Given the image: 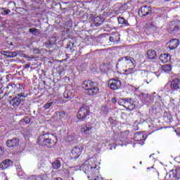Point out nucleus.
Masks as SVG:
<instances>
[{"instance_id":"obj_43","label":"nucleus","mask_w":180,"mask_h":180,"mask_svg":"<svg viewBox=\"0 0 180 180\" xmlns=\"http://www.w3.org/2000/svg\"><path fill=\"white\" fill-rule=\"evenodd\" d=\"M153 155H154V154L150 155V158H151V157H153Z\"/></svg>"},{"instance_id":"obj_45","label":"nucleus","mask_w":180,"mask_h":180,"mask_svg":"<svg viewBox=\"0 0 180 180\" xmlns=\"http://www.w3.org/2000/svg\"><path fill=\"white\" fill-rule=\"evenodd\" d=\"M67 49H70V45H68V46H67Z\"/></svg>"},{"instance_id":"obj_40","label":"nucleus","mask_w":180,"mask_h":180,"mask_svg":"<svg viewBox=\"0 0 180 180\" xmlns=\"http://www.w3.org/2000/svg\"><path fill=\"white\" fill-rule=\"evenodd\" d=\"M5 56H6V57H8V56H9V52H6Z\"/></svg>"},{"instance_id":"obj_11","label":"nucleus","mask_w":180,"mask_h":180,"mask_svg":"<svg viewBox=\"0 0 180 180\" xmlns=\"http://www.w3.org/2000/svg\"><path fill=\"white\" fill-rule=\"evenodd\" d=\"M169 50H175L179 46V39H173L167 43Z\"/></svg>"},{"instance_id":"obj_42","label":"nucleus","mask_w":180,"mask_h":180,"mask_svg":"<svg viewBox=\"0 0 180 180\" xmlns=\"http://www.w3.org/2000/svg\"><path fill=\"white\" fill-rule=\"evenodd\" d=\"M155 94H156L155 92H153L152 95H155Z\"/></svg>"},{"instance_id":"obj_25","label":"nucleus","mask_w":180,"mask_h":180,"mask_svg":"<svg viewBox=\"0 0 180 180\" xmlns=\"http://www.w3.org/2000/svg\"><path fill=\"white\" fill-rule=\"evenodd\" d=\"M168 32L172 34L176 33L179 30V27L175 25L174 27H170L167 29Z\"/></svg>"},{"instance_id":"obj_41","label":"nucleus","mask_w":180,"mask_h":180,"mask_svg":"<svg viewBox=\"0 0 180 180\" xmlns=\"http://www.w3.org/2000/svg\"><path fill=\"white\" fill-rule=\"evenodd\" d=\"M22 89H23L22 87H20V88H19V90H20V91H22Z\"/></svg>"},{"instance_id":"obj_46","label":"nucleus","mask_w":180,"mask_h":180,"mask_svg":"<svg viewBox=\"0 0 180 180\" xmlns=\"http://www.w3.org/2000/svg\"><path fill=\"white\" fill-rule=\"evenodd\" d=\"M165 1H171V0H165Z\"/></svg>"},{"instance_id":"obj_33","label":"nucleus","mask_w":180,"mask_h":180,"mask_svg":"<svg viewBox=\"0 0 180 180\" xmlns=\"http://www.w3.org/2000/svg\"><path fill=\"white\" fill-rule=\"evenodd\" d=\"M30 33H32V34L36 35V33H37L39 32V30L36 29V28H30L29 30Z\"/></svg>"},{"instance_id":"obj_34","label":"nucleus","mask_w":180,"mask_h":180,"mask_svg":"<svg viewBox=\"0 0 180 180\" xmlns=\"http://www.w3.org/2000/svg\"><path fill=\"white\" fill-rule=\"evenodd\" d=\"M22 122L26 123V124H29V123H30V118L25 117L23 120H22Z\"/></svg>"},{"instance_id":"obj_13","label":"nucleus","mask_w":180,"mask_h":180,"mask_svg":"<svg viewBox=\"0 0 180 180\" xmlns=\"http://www.w3.org/2000/svg\"><path fill=\"white\" fill-rule=\"evenodd\" d=\"M179 85H180V79L175 78L171 82L170 88L171 89H173V91H178V89H179Z\"/></svg>"},{"instance_id":"obj_39","label":"nucleus","mask_w":180,"mask_h":180,"mask_svg":"<svg viewBox=\"0 0 180 180\" xmlns=\"http://www.w3.org/2000/svg\"><path fill=\"white\" fill-rule=\"evenodd\" d=\"M54 180H63V179L58 177V178L54 179Z\"/></svg>"},{"instance_id":"obj_38","label":"nucleus","mask_w":180,"mask_h":180,"mask_svg":"<svg viewBox=\"0 0 180 180\" xmlns=\"http://www.w3.org/2000/svg\"><path fill=\"white\" fill-rule=\"evenodd\" d=\"M30 68V63L26 64L25 66V68Z\"/></svg>"},{"instance_id":"obj_21","label":"nucleus","mask_w":180,"mask_h":180,"mask_svg":"<svg viewBox=\"0 0 180 180\" xmlns=\"http://www.w3.org/2000/svg\"><path fill=\"white\" fill-rule=\"evenodd\" d=\"M171 60V56L169 53H162L160 55V61L162 63H168Z\"/></svg>"},{"instance_id":"obj_20","label":"nucleus","mask_w":180,"mask_h":180,"mask_svg":"<svg viewBox=\"0 0 180 180\" xmlns=\"http://www.w3.org/2000/svg\"><path fill=\"white\" fill-rule=\"evenodd\" d=\"M146 29L150 33H154L157 32V27L154 25V22H150L146 25Z\"/></svg>"},{"instance_id":"obj_19","label":"nucleus","mask_w":180,"mask_h":180,"mask_svg":"<svg viewBox=\"0 0 180 180\" xmlns=\"http://www.w3.org/2000/svg\"><path fill=\"white\" fill-rule=\"evenodd\" d=\"M104 20L105 19H103V18H101L99 16L96 17L94 18V25L96 26V27H99V26L103 23Z\"/></svg>"},{"instance_id":"obj_8","label":"nucleus","mask_w":180,"mask_h":180,"mask_svg":"<svg viewBox=\"0 0 180 180\" xmlns=\"http://www.w3.org/2000/svg\"><path fill=\"white\" fill-rule=\"evenodd\" d=\"M82 168L85 174H88V172H94V169L96 168V165H93L92 166L89 161H86L84 163H83Z\"/></svg>"},{"instance_id":"obj_10","label":"nucleus","mask_w":180,"mask_h":180,"mask_svg":"<svg viewBox=\"0 0 180 180\" xmlns=\"http://www.w3.org/2000/svg\"><path fill=\"white\" fill-rule=\"evenodd\" d=\"M13 165V162L9 159H6L3 160L0 164V168L2 170L7 169L9 167Z\"/></svg>"},{"instance_id":"obj_24","label":"nucleus","mask_w":180,"mask_h":180,"mask_svg":"<svg viewBox=\"0 0 180 180\" xmlns=\"http://www.w3.org/2000/svg\"><path fill=\"white\" fill-rule=\"evenodd\" d=\"M52 167L54 169H58L61 167V162L58 160H55L52 162Z\"/></svg>"},{"instance_id":"obj_1","label":"nucleus","mask_w":180,"mask_h":180,"mask_svg":"<svg viewBox=\"0 0 180 180\" xmlns=\"http://www.w3.org/2000/svg\"><path fill=\"white\" fill-rule=\"evenodd\" d=\"M57 136L53 134H44L37 138V143L39 146L46 148H53L57 144Z\"/></svg>"},{"instance_id":"obj_44","label":"nucleus","mask_w":180,"mask_h":180,"mask_svg":"<svg viewBox=\"0 0 180 180\" xmlns=\"http://www.w3.org/2000/svg\"><path fill=\"white\" fill-rule=\"evenodd\" d=\"M52 39H53L54 41H56V37H53V38H52Z\"/></svg>"},{"instance_id":"obj_15","label":"nucleus","mask_w":180,"mask_h":180,"mask_svg":"<svg viewBox=\"0 0 180 180\" xmlns=\"http://www.w3.org/2000/svg\"><path fill=\"white\" fill-rule=\"evenodd\" d=\"M63 96L65 99L72 101V98H74V91L66 89L63 94Z\"/></svg>"},{"instance_id":"obj_30","label":"nucleus","mask_w":180,"mask_h":180,"mask_svg":"<svg viewBox=\"0 0 180 180\" xmlns=\"http://www.w3.org/2000/svg\"><path fill=\"white\" fill-rule=\"evenodd\" d=\"M18 56V52L14 51V52H9V54L8 55V57L9 58H15Z\"/></svg>"},{"instance_id":"obj_6","label":"nucleus","mask_w":180,"mask_h":180,"mask_svg":"<svg viewBox=\"0 0 180 180\" xmlns=\"http://www.w3.org/2000/svg\"><path fill=\"white\" fill-rule=\"evenodd\" d=\"M82 150H84L82 146H75L73 148L70 154V158L72 160H77L82 154Z\"/></svg>"},{"instance_id":"obj_49","label":"nucleus","mask_w":180,"mask_h":180,"mask_svg":"<svg viewBox=\"0 0 180 180\" xmlns=\"http://www.w3.org/2000/svg\"><path fill=\"white\" fill-rule=\"evenodd\" d=\"M34 180H36V179H34Z\"/></svg>"},{"instance_id":"obj_31","label":"nucleus","mask_w":180,"mask_h":180,"mask_svg":"<svg viewBox=\"0 0 180 180\" xmlns=\"http://www.w3.org/2000/svg\"><path fill=\"white\" fill-rule=\"evenodd\" d=\"M127 99V98H120L118 101V105L123 106V105H125Z\"/></svg>"},{"instance_id":"obj_16","label":"nucleus","mask_w":180,"mask_h":180,"mask_svg":"<svg viewBox=\"0 0 180 180\" xmlns=\"http://www.w3.org/2000/svg\"><path fill=\"white\" fill-rule=\"evenodd\" d=\"M109 40L111 43H117L120 40L118 32H112V36L110 37Z\"/></svg>"},{"instance_id":"obj_22","label":"nucleus","mask_w":180,"mask_h":180,"mask_svg":"<svg viewBox=\"0 0 180 180\" xmlns=\"http://www.w3.org/2000/svg\"><path fill=\"white\" fill-rule=\"evenodd\" d=\"M134 140L135 141H141L144 140V134L141 132H137L134 136Z\"/></svg>"},{"instance_id":"obj_12","label":"nucleus","mask_w":180,"mask_h":180,"mask_svg":"<svg viewBox=\"0 0 180 180\" xmlns=\"http://www.w3.org/2000/svg\"><path fill=\"white\" fill-rule=\"evenodd\" d=\"M124 108L128 109V110H133L136 108V105L133 103V100L131 98H128L125 101V105H123Z\"/></svg>"},{"instance_id":"obj_23","label":"nucleus","mask_w":180,"mask_h":180,"mask_svg":"<svg viewBox=\"0 0 180 180\" xmlns=\"http://www.w3.org/2000/svg\"><path fill=\"white\" fill-rule=\"evenodd\" d=\"M118 22L120 25H123L124 26H129V22L124 19L123 17H119L118 18Z\"/></svg>"},{"instance_id":"obj_4","label":"nucleus","mask_w":180,"mask_h":180,"mask_svg":"<svg viewBox=\"0 0 180 180\" xmlns=\"http://www.w3.org/2000/svg\"><path fill=\"white\" fill-rule=\"evenodd\" d=\"M153 15V8L148 6H143L139 10V15L141 18H146V16H151Z\"/></svg>"},{"instance_id":"obj_3","label":"nucleus","mask_w":180,"mask_h":180,"mask_svg":"<svg viewBox=\"0 0 180 180\" xmlns=\"http://www.w3.org/2000/svg\"><path fill=\"white\" fill-rule=\"evenodd\" d=\"M82 88L85 89V94L90 96L96 95L99 92V89L96 87L94 82L86 80L82 83Z\"/></svg>"},{"instance_id":"obj_9","label":"nucleus","mask_w":180,"mask_h":180,"mask_svg":"<svg viewBox=\"0 0 180 180\" xmlns=\"http://www.w3.org/2000/svg\"><path fill=\"white\" fill-rule=\"evenodd\" d=\"M19 143H20V141L19 140V139L15 137V138H13L12 139H8L6 141V146L9 148H12L18 147V146H19Z\"/></svg>"},{"instance_id":"obj_26","label":"nucleus","mask_w":180,"mask_h":180,"mask_svg":"<svg viewBox=\"0 0 180 180\" xmlns=\"http://www.w3.org/2000/svg\"><path fill=\"white\" fill-rule=\"evenodd\" d=\"M162 70H164L165 72H169V71H171L172 70L171 65L169 64L164 65L162 67Z\"/></svg>"},{"instance_id":"obj_17","label":"nucleus","mask_w":180,"mask_h":180,"mask_svg":"<svg viewBox=\"0 0 180 180\" xmlns=\"http://www.w3.org/2000/svg\"><path fill=\"white\" fill-rule=\"evenodd\" d=\"M147 57L149 60H157V52L155 51L150 49L147 51Z\"/></svg>"},{"instance_id":"obj_28","label":"nucleus","mask_w":180,"mask_h":180,"mask_svg":"<svg viewBox=\"0 0 180 180\" xmlns=\"http://www.w3.org/2000/svg\"><path fill=\"white\" fill-rule=\"evenodd\" d=\"M0 13H1V15H9V13H11V10L0 8Z\"/></svg>"},{"instance_id":"obj_32","label":"nucleus","mask_w":180,"mask_h":180,"mask_svg":"<svg viewBox=\"0 0 180 180\" xmlns=\"http://www.w3.org/2000/svg\"><path fill=\"white\" fill-rule=\"evenodd\" d=\"M174 178L180 179V168L176 169V174L174 175Z\"/></svg>"},{"instance_id":"obj_18","label":"nucleus","mask_w":180,"mask_h":180,"mask_svg":"<svg viewBox=\"0 0 180 180\" xmlns=\"http://www.w3.org/2000/svg\"><path fill=\"white\" fill-rule=\"evenodd\" d=\"M82 133L84 134H91V131L92 130V127L89 124H85L82 129Z\"/></svg>"},{"instance_id":"obj_7","label":"nucleus","mask_w":180,"mask_h":180,"mask_svg":"<svg viewBox=\"0 0 180 180\" xmlns=\"http://www.w3.org/2000/svg\"><path fill=\"white\" fill-rule=\"evenodd\" d=\"M109 88L112 91H116L122 86V82L117 79H111L108 84Z\"/></svg>"},{"instance_id":"obj_2","label":"nucleus","mask_w":180,"mask_h":180,"mask_svg":"<svg viewBox=\"0 0 180 180\" xmlns=\"http://www.w3.org/2000/svg\"><path fill=\"white\" fill-rule=\"evenodd\" d=\"M117 65H120L122 68H127L124 72L130 74L136 68V60L130 56H124L119 59Z\"/></svg>"},{"instance_id":"obj_48","label":"nucleus","mask_w":180,"mask_h":180,"mask_svg":"<svg viewBox=\"0 0 180 180\" xmlns=\"http://www.w3.org/2000/svg\"><path fill=\"white\" fill-rule=\"evenodd\" d=\"M11 46H12V42L11 43Z\"/></svg>"},{"instance_id":"obj_36","label":"nucleus","mask_w":180,"mask_h":180,"mask_svg":"<svg viewBox=\"0 0 180 180\" xmlns=\"http://www.w3.org/2000/svg\"><path fill=\"white\" fill-rule=\"evenodd\" d=\"M116 101H117L116 98H112L111 99V102H112V103H116Z\"/></svg>"},{"instance_id":"obj_35","label":"nucleus","mask_w":180,"mask_h":180,"mask_svg":"<svg viewBox=\"0 0 180 180\" xmlns=\"http://www.w3.org/2000/svg\"><path fill=\"white\" fill-rule=\"evenodd\" d=\"M17 96H18L19 98H26V96H25V92H21L20 94H18Z\"/></svg>"},{"instance_id":"obj_47","label":"nucleus","mask_w":180,"mask_h":180,"mask_svg":"<svg viewBox=\"0 0 180 180\" xmlns=\"http://www.w3.org/2000/svg\"><path fill=\"white\" fill-rule=\"evenodd\" d=\"M94 180H98V179H94Z\"/></svg>"},{"instance_id":"obj_37","label":"nucleus","mask_w":180,"mask_h":180,"mask_svg":"<svg viewBox=\"0 0 180 180\" xmlns=\"http://www.w3.org/2000/svg\"><path fill=\"white\" fill-rule=\"evenodd\" d=\"M2 154H4V149L0 146V155H2Z\"/></svg>"},{"instance_id":"obj_5","label":"nucleus","mask_w":180,"mask_h":180,"mask_svg":"<svg viewBox=\"0 0 180 180\" xmlns=\"http://www.w3.org/2000/svg\"><path fill=\"white\" fill-rule=\"evenodd\" d=\"M89 107L87 105H84L82 106L77 113V119L79 120H84L86 116L89 115Z\"/></svg>"},{"instance_id":"obj_29","label":"nucleus","mask_w":180,"mask_h":180,"mask_svg":"<svg viewBox=\"0 0 180 180\" xmlns=\"http://www.w3.org/2000/svg\"><path fill=\"white\" fill-rule=\"evenodd\" d=\"M54 105V102L46 103L44 105L43 108L47 110V109H50L51 106Z\"/></svg>"},{"instance_id":"obj_14","label":"nucleus","mask_w":180,"mask_h":180,"mask_svg":"<svg viewBox=\"0 0 180 180\" xmlns=\"http://www.w3.org/2000/svg\"><path fill=\"white\" fill-rule=\"evenodd\" d=\"M23 101L20 98L14 97L10 101V105L13 106V108H18L20 105V102Z\"/></svg>"},{"instance_id":"obj_27","label":"nucleus","mask_w":180,"mask_h":180,"mask_svg":"<svg viewBox=\"0 0 180 180\" xmlns=\"http://www.w3.org/2000/svg\"><path fill=\"white\" fill-rule=\"evenodd\" d=\"M56 113L58 119H64V117H65V112L64 111H58Z\"/></svg>"}]
</instances>
